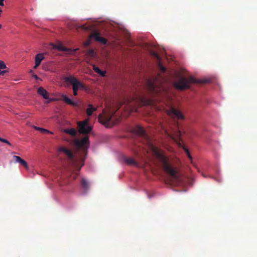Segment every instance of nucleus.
I'll list each match as a JSON object with an SVG mask.
<instances>
[{
	"label": "nucleus",
	"instance_id": "nucleus-1",
	"mask_svg": "<svg viewBox=\"0 0 257 257\" xmlns=\"http://www.w3.org/2000/svg\"><path fill=\"white\" fill-rule=\"evenodd\" d=\"M134 132L144 139V143L148 146L152 151L153 156V163L155 166L159 169H162L172 177L177 178V171L171 166L169 159L165 152L153 144L144 128L140 126H137L134 129Z\"/></svg>",
	"mask_w": 257,
	"mask_h": 257
},
{
	"label": "nucleus",
	"instance_id": "nucleus-2",
	"mask_svg": "<svg viewBox=\"0 0 257 257\" xmlns=\"http://www.w3.org/2000/svg\"><path fill=\"white\" fill-rule=\"evenodd\" d=\"M58 152L64 154L67 157V161L69 164V170L76 174L78 175L81 168L84 165V159H77L74 157L72 151L64 146H61L58 148Z\"/></svg>",
	"mask_w": 257,
	"mask_h": 257
},
{
	"label": "nucleus",
	"instance_id": "nucleus-3",
	"mask_svg": "<svg viewBox=\"0 0 257 257\" xmlns=\"http://www.w3.org/2000/svg\"><path fill=\"white\" fill-rule=\"evenodd\" d=\"M204 80H199L193 77H189L188 78L181 77L180 79L174 83V87L178 90H183L190 88V84L192 83H204Z\"/></svg>",
	"mask_w": 257,
	"mask_h": 257
},
{
	"label": "nucleus",
	"instance_id": "nucleus-4",
	"mask_svg": "<svg viewBox=\"0 0 257 257\" xmlns=\"http://www.w3.org/2000/svg\"><path fill=\"white\" fill-rule=\"evenodd\" d=\"M161 84V83H160ZM147 86L149 91L153 94H157L161 90V88L159 86L157 78L156 77L153 79L149 80Z\"/></svg>",
	"mask_w": 257,
	"mask_h": 257
},
{
	"label": "nucleus",
	"instance_id": "nucleus-5",
	"mask_svg": "<svg viewBox=\"0 0 257 257\" xmlns=\"http://www.w3.org/2000/svg\"><path fill=\"white\" fill-rule=\"evenodd\" d=\"M78 131L80 134H87L91 131V127L88 125V120L86 119L83 121H79L77 123Z\"/></svg>",
	"mask_w": 257,
	"mask_h": 257
},
{
	"label": "nucleus",
	"instance_id": "nucleus-6",
	"mask_svg": "<svg viewBox=\"0 0 257 257\" xmlns=\"http://www.w3.org/2000/svg\"><path fill=\"white\" fill-rule=\"evenodd\" d=\"M76 146L80 149H81L84 153H86L88 146L89 145V138L85 136L80 140H78L75 143Z\"/></svg>",
	"mask_w": 257,
	"mask_h": 257
},
{
	"label": "nucleus",
	"instance_id": "nucleus-7",
	"mask_svg": "<svg viewBox=\"0 0 257 257\" xmlns=\"http://www.w3.org/2000/svg\"><path fill=\"white\" fill-rule=\"evenodd\" d=\"M168 114L171 117L176 118L178 119L184 120L185 119V117L182 112L175 108H172L169 111Z\"/></svg>",
	"mask_w": 257,
	"mask_h": 257
},
{
	"label": "nucleus",
	"instance_id": "nucleus-8",
	"mask_svg": "<svg viewBox=\"0 0 257 257\" xmlns=\"http://www.w3.org/2000/svg\"><path fill=\"white\" fill-rule=\"evenodd\" d=\"M64 80L66 82H68L72 84V89L78 90L79 85L77 84L78 83V80L76 79L73 76H68L64 78Z\"/></svg>",
	"mask_w": 257,
	"mask_h": 257
},
{
	"label": "nucleus",
	"instance_id": "nucleus-9",
	"mask_svg": "<svg viewBox=\"0 0 257 257\" xmlns=\"http://www.w3.org/2000/svg\"><path fill=\"white\" fill-rule=\"evenodd\" d=\"M99 122L102 124L105 125L106 127H110L109 125L111 120V116L109 115H105L102 117L101 115H99L98 116Z\"/></svg>",
	"mask_w": 257,
	"mask_h": 257
},
{
	"label": "nucleus",
	"instance_id": "nucleus-10",
	"mask_svg": "<svg viewBox=\"0 0 257 257\" xmlns=\"http://www.w3.org/2000/svg\"><path fill=\"white\" fill-rule=\"evenodd\" d=\"M90 37L94 38L96 41L101 42L103 44H106L107 43V40L104 38L101 37L99 33H93L91 35Z\"/></svg>",
	"mask_w": 257,
	"mask_h": 257
},
{
	"label": "nucleus",
	"instance_id": "nucleus-11",
	"mask_svg": "<svg viewBox=\"0 0 257 257\" xmlns=\"http://www.w3.org/2000/svg\"><path fill=\"white\" fill-rule=\"evenodd\" d=\"M44 59L43 53H39L35 56V65L34 69H36L41 64V61Z\"/></svg>",
	"mask_w": 257,
	"mask_h": 257
},
{
	"label": "nucleus",
	"instance_id": "nucleus-12",
	"mask_svg": "<svg viewBox=\"0 0 257 257\" xmlns=\"http://www.w3.org/2000/svg\"><path fill=\"white\" fill-rule=\"evenodd\" d=\"M13 158L16 163H20V164L23 165L26 169H28L29 167L27 164V163L24 160L22 159L21 157L17 156H14L13 157Z\"/></svg>",
	"mask_w": 257,
	"mask_h": 257
},
{
	"label": "nucleus",
	"instance_id": "nucleus-13",
	"mask_svg": "<svg viewBox=\"0 0 257 257\" xmlns=\"http://www.w3.org/2000/svg\"><path fill=\"white\" fill-rule=\"evenodd\" d=\"M37 93L39 95L42 96L44 99H49V95L48 92L43 87H40L39 88H38L37 90Z\"/></svg>",
	"mask_w": 257,
	"mask_h": 257
},
{
	"label": "nucleus",
	"instance_id": "nucleus-14",
	"mask_svg": "<svg viewBox=\"0 0 257 257\" xmlns=\"http://www.w3.org/2000/svg\"><path fill=\"white\" fill-rule=\"evenodd\" d=\"M62 100L64 101L65 103L68 104L72 105L73 106H75L77 105V103L72 101L70 99H69L66 95H62V98L61 99Z\"/></svg>",
	"mask_w": 257,
	"mask_h": 257
},
{
	"label": "nucleus",
	"instance_id": "nucleus-15",
	"mask_svg": "<svg viewBox=\"0 0 257 257\" xmlns=\"http://www.w3.org/2000/svg\"><path fill=\"white\" fill-rule=\"evenodd\" d=\"M88 106V107L86 109V112L88 116H91L93 112L95 111L97 108L93 107V105L91 104H89Z\"/></svg>",
	"mask_w": 257,
	"mask_h": 257
},
{
	"label": "nucleus",
	"instance_id": "nucleus-16",
	"mask_svg": "<svg viewBox=\"0 0 257 257\" xmlns=\"http://www.w3.org/2000/svg\"><path fill=\"white\" fill-rule=\"evenodd\" d=\"M124 161L128 165L135 166H138V163L132 158L125 157L124 158Z\"/></svg>",
	"mask_w": 257,
	"mask_h": 257
},
{
	"label": "nucleus",
	"instance_id": "nucleus-17",
	"mask_svg": "<svg viewBox=\"0 0 257 257\" xmlns=\"http://www.w3.org/2000/svg\"><path fill=\"white\" fill-rule=\"evenodd\" d=\"M82 187L85 190L87 191L89 188V183L84 178H82L81 181Z\"/></svg>",
	"mask_w": 257,
	"mask_h": 257
},
{
	"label": "nucleus",
	"instance_id": "nucleus-18",
	"mask_svg": "<svg viewBox=\"0 0 257 257\" xmlns=\"http://www.w3.org/2000/svg\"><path fill=\"white\" fill-rule=\"evenodd\" d=\"M64 132L72 136H75L76 135V131L73 128L65 129Z\"/></svg>",
	"mask_w": 257,
	"mask_h": 257
},
{
	"label": "nucleus",
	"instance_id": "nucleus-19",
	"mask_svg": "<svg viewBox=\"0 0 257 257\" xmlns=\"http://www.w3.org/2000/svg\"><path fill=\"white\" fill-rule=\"evenodd\" d=\"M33 128H34L36 130H38V131H40L42 133H47L52 134V133L50 132V131H49L48 130H46V129L43 128H41V127H38V126H33Z\"/></svg>",
	"mask_w": 257,
	"mask_h": 257
},
{
	"label": "nucleus",
	"instance_id": "nucleus-20",
	"mask_svg": "<svg viewBox=\"0 0 257 257\" xmlns=\"http://www.w3.org/2000/svg\"><path fill=\"white\" fill-rule=\"evenodd\" d=\"M87 54L90 57H94L95 56V52L93 50L89 49L87 52Z\"/></svg>",
	"mask_w": 257,
	"mask_h": 257
},
{
	"label": "nucleus",
	"instance_id": "nucleus-21",
	"mask_svg": "<svg viewBox=\"0 0 257 257\" xmlns=\"http://www.w3.org/2000/svg\"><path fill=\"white\" fill-rule=\"evenodd\" d=\"M7 68L6 65L5 63L2 60H0V69H4Z\"/></svg>",
	"mask_w": 257,
	"mask_h": 257
},
{
	"label": "nucleus",
	"instance_id": "nucleus-22",
	"mask_svg": "<svg viewBox=\"0 0 257 257\" xmlns=\"http://www.w3.org/2000/svg\"><path fill=\"white\" fill-rule=\"evenodd\" d=\"M77 84L79 85V89H85V86L82 83L78 81Z\"/></svg>",
	"mask_w": 257,
	"mask_h": 257
},
{
	"label": "nucleus",
	"instance_id": "nucleus-23",
	"mask_svg": "<svg viewBox=\"0 0 257 257\" xmlns=\"http://www.w3.org/2000/svg\"><path fill=\"white\" fill-rule=\"evenodd\" d=\"M93 70L97 73H99L100 72V69L96 66L95 65H93L92 66Z\"/></svg>",
	"mask_w": 257,
	"mask_h": 257
},
{
	"label": "nucleus",
	"instance_id": "nucleus-24",
	"mask_svg": "<svg viewBox=\"0 0 257 257\" xmlns=\"http://www.w3.org/2000/svg\"><path fill=\"white\" fill-rule=\"evenodd\" d=\"M0 141L8 144L9 146H11V144L6 139L0 138Z\"/></svg>",
	"mask_w": 257,
	"mask_h": 257
},
{
	"label": "nucleus",
	"instance_id": "nucleus-25",
	"mask_svg": "<svg viewBox=\"0 0 257 257\" xmlns=\"http://www.w3.org/2000/svg\"><path fill=\"white\" fill-rule=\"evenodd\" d=\"M98 74H99L100 76H101L102 77H104L106 74V71H101V70H100V72L99 73H98Z\"/></svg>",
	"mask_w": 257,
	"mask_h": 257
},
{
	"label": "nucleus",
	"instance_id": "nucleus-26",
	"mask_svg": "<svg viewBox=\"0 0 257 257\" xmlns=\"http://www.w3.org/2000/svg\"><path fill=\"white\" fill-rule=\"evenodd\" d=\"M160 70L162 71V72L164 73L166 71V68L164 67L163 65H160Z\"/></svg>",
	"mask_w": 257,
	"mask_h": 257
},
{
	"label": "nucleus",
	"instance_id": "nucleus-27",
	"mask_svg": "<svg viewBox=\"0 0 257 257\" xmlns=\"http://www.w3.org/2000/svg\"><path fill=\"white\" fill-rule=\"evenodd\" d=\"M58 49L59 50H61V51H66V49L64 47L62 46H59L58 47Z\"/></svg>",
	"mask_w": 257,
	"mask_h": 257
},
{
	"label": "nucleus",
	"instance_id": "nucleus-28",
	"mask_svg": "<svg viewBox=\"0 0 257 257\" xmlns=\"http://www.w3.org/2000/svg\"><path fill=\"white\" fill-rule=\"evenodd\" d=\"M7 72H8V70H5L3 71L0 70V75H4Z\"/></svg>",
	"mask_w": 257,
	"mask_h": 257
},
{
	"label": "nucleus",
	"instance_id": "nucleus-29",
	"mask_svg": "<svg viewBox=\"0 0 257 257\" xmlns=\"http://www.w3.org/2000/svg\"><path fill=\"white\" fill-rule=\"evenodd\" d=\"M185 152H186L187 154V156L188 157L190 158V159H191V155L188 151V150L187 149H185Z\"/></svg>",
	"mask_w": 257,
	"mask_h": 257
},
{
	"label": "nucleus",
	"instance_id": "nucleus-30",
	"mask_svg": "<svg viewBox=\"0 0 257 257\" xmlns=\"http://www.w3.org/2000/svg\"><path fill=\"white\" fill-rule=\"evenodd\" d=\"M4 1L5 0H0V6H4Z\"/></svg>",
	"mask_w": 257,
	"mask_h": 257
},
{
	"label": "nucleus",
	"instance_id": "nucleus-31",
	"mask_svg": "<svg viewBox=\"0 0 257 257\" xmlns=\"http://www.w3.org/2000/svg\"><path fill=\"white\" fill-rule=\"evenodd\" d=\"M32 76L36 80H38V79H39V78L38 77V76L36 74H33Z\"/></svg>",
	"mask_w": 257,
	"mask_h": 257
},
{
	"label": "nucleus",
	"instance_id": "nucleus-32",
	"mask_svg": "<svg viewBox=\"0 0 257 257\" xmlns=\"http://www.w3.org/2000/svg\"><path fill=\"white\" fill-rule=\"evenodd\" d=\"M77 91L78 90H77L73 89L74 95L76 96L77 95Z\"/></svg>",
	"mask_w": 257,
	"mask_h": 257
},
{
	"label": "nucleus",
	"instance_id": "nucleus-33",
	"mask_svg": "<svg viewBox=\"0 0 257 257\" xmlns=\"http://www.w3.org/2000/svg\"><path fill=\"white\" fill-rule=\"evenodd\" d=\"M153 55H154V56H155L157 59H160L159 56V55H158L157 54H156V53H154Z\"/></svg>",
	"mask_w": 257,
	"mask_h": 257
},
{
	"label": "nucleus",
	"instance_id": "nucleus-34",
	"mask_svg": "<svg viewBox=\"0 0 257 257\" xmlns=\"http://www.w3.org/2000/svg\"><path fill=\"white\" fill-rule=\"evenodd\" d=\"M178 136L179 137V138H180L181 136V132L180 131H179L178 132Z\"/></svg>",
	"mask_w": 257,
	"mask_h": 257
},
{
	"label": "nucleus",
	"instance_id": "nucleus-35",
	"mask_svg": "<svg viewBox=\"0 0 257 257\" xmlns=\"http://www.w3.org/2000/svg\"><path fill=\"white\" fill-rule=\"evenodd\" d=\"M89 45V42H85V45L86 46H88Z\"/></svg>",
	"mask_w": 257,
	"mask_h": 257
},
{
	"label": "nucleus",
	"instance_id": "nucleus-36",
	"mask_svg": "<svg viewBox=\"0 0 257 257\" xmlns=\"http://www.w3.org/2000/svg\"><path fill=\"white\" fill-rule=\"evenodd\" d=\"M2 12H3V11H2V9L0 8V17L2 16Z\"/></svg>",
	"mask_w": 257,
	"mask_h": 257
},
{
	"label": "nucleus",
	"instance_id": "nucleus-37",
	"mask_svg": "<svg viewBox=\"0 0 257 257\" xmlns=\"http://www.w3.org/2000/svg\"><path fill=\"white\" fill-rule=\"evenodd\" d=\"M151 103V101L150 100H148L146 102L145 104H150Z\"/></svg>",
	"mask_w": 257,
	"mask_h": 257
},
{
	"label": "nucleus",
	"instance_id": "nucleus-38",
	"mask_svg": "<svg viewBox=\"0 0 257 257\" xmlns=\"http://www.w3.org/2000/svg\"><path fill=\"white\" fill-rule=\"evenodd\" d=\"M55 100V99H51L50 100V101H53V100Z\"/></svg>",
	"mask_w": 257,
	"mask_h": 257
},
{
	"label": "nucleus",
	"instance_id": "nucleus-39",
	"mask_svg": "<svg viewBox=\"0 0 257 257\" xmlns=\"http://www.w3.org/2000/svg\"><path fill=\"white\" fill-rule=\"evenodd\" d=\"M2 25L0 24V29L2 28Z\"/></svg>",
	"mask_w": 257,
	"mask_h": 257
},
{
	"label": "nucleus",
	"instance_id": "nucleus-40",
	"mask_svg": "<svg viewBox=\"0 0 257 257\" xmlns=\"http://www.w3.org/2000/svg\"><path fill=\"white\" fill-rule=\"evenodd\" d=\"M76 176H75V177H74V179H76Z\"/></svg>",
	"mask_w": 257,
	"mask_h": 257
}]
</instances>
